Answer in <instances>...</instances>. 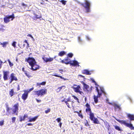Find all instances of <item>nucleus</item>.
<instances>
[{
    "label": "nucleus",
    "mask_w": 134,
    "mask_h": 134,
    "mask_svg": "<svg viewBox=\"0 0 134 134\" xmlns=\"http://www.w3.org/2000/svg\"><path fill=\"white\" fill-rule=\"evenodd\" d=\"M73 54L72 53H69L68 54V57H67L64 60H62V62L68 64H70L71 65L73 66H77L78 67L80 66L79 65V62L76 60H74L73 61L71 60L68 58V57L71 58L73 56Z\"/></svg>",
    "instance_id": "obj_1"
},
{
    "label": "nucleus",
    "mask_w": 134,
    "mask_h": 134,
    "mask_svg": "<svg viewBox=\"0 0 134 134\" xmlns=\"http://www.w3.org/2000/svg\"><path fill=\"white\" fill-rule=\"evenodd\" d=\"M25 61L29 63L31 66L30 69L32 71H34L39 69L40 66L37 65V63L34 58L29 57L26 59Z\"/></svg>",
    "instance_id": "obj_2"
},
{
    "label": "nucleus",
    "mask_w": 134,
    "mask_h": 134,
    "mask_svg": "<svg viewBox=\"0 0 134 134\" xmlns=\"http://www.w3.org/2000/svg\"><path fill=\"white\" fill-rule=\"evenodd\" d=\"M84 3H81V4L85 9V12L88 13L91 12V2L89 0H84Z\"/></svg>",
    "instance_id": "obj_3"
},
{
    "label": "nucleus",
    "mask_w": 134,
    "mask_h": 134,
    "mask_svg": "<svg viewBox=\"0 0 134 134\" xmlns=\"http://www.w3.org/2000/svg\"><path fill=\"white\" fill-rule=\"evenodd\" d=\"M113 117L118 121L121 124H122L127 127H129L131 130H134V127L133 125L131 123H127L125 120H120L116 119V118L113 116Z\"/></svg>",
    "instance_id": "obj_4"
},
{
    "label": "nucleus",
    "mask_w": 134,
    "mask_h": 134,
    "mask_svg": "<svg viewBox=\"0 0 134 134\" xmlns=\"http://www.w3.org/2000/svg\"><path fill=\"white\" fill-rule=\"evenodd\" d=\"M94 83L95 85H96V90L98 93V96L100 97L101 96L102 93H103L105 94V92L104 91V88L99 87V88L100 89V91L98 88V87L99 86L97 84L96 81L95 82H94Z\"/></svg>",
    "instance_id": "obj_5"
},
{
    "label": "nucleus",
    "mask_w": 134,
    "mask_h": 134,
    "mask_svg": "<svg viewBox=\"0 0 134 134\" xmlns=\"http://www.w3.org/2000/svg\"><path fill=\"white\" fill-rule=\"evenodd\" d=\"M15 18L14 15L13 13L11 15H8L5 16L4 18V22L5 23H7L10 20H13Z\"/></svg>",
    "instance_id": "obj_6"
},
{
    "label": "nucleus",
    "mask_w": 134,
    "mask_h": 134,
    "mask_svg": "<svg viewBox=\"0 0 134 134\" xmlns=\"http://www.w3.org/2000/svg\"><path fill=\"white\" fill-rule=\"evenodd\" d=\"M47 90L46 89H41L37 91H35V95H37L38 96L40 95L42 96L45 94L47 92Z\"/></svg>",
    "instance_id": "obj_7"
},
{
    "label": "nucleus",
    "mask_w": 134,
    "mask_h": 134,
    "mask_svg": "<svg viewBox=\"0 0 134 134\" xmlns=\"http://www.w3.org/2000/svg\"><path fill=\"white\" fill-rule=\"evenodd\" d=\"M19 104L18 103L15 104L13 107V108H11V109L13 111L12 114H16V115H18V110H19Z\"/></svg>",
    "instance_id": "obj_8"
},
{
    "label": "nucleus",
    "mask_w": 134,
    "mask_h": 134,
    "mask_svg": "<svg viewBox=\"0 0 134 134\" xmlns=\"http://www.w3.org/2000/svg\"><path fill=\"white\" fill-rule=\"evenodd\" d=\"M72 88L75 92L79 93L82 96L83 95V93L82 91H80L81 88L80 85H78L76 87H73Z\"/></svg>",
    "instance_id": "obj_9"
},
{
    "label": "nucleus",
    "mask_w": 134,
    "mask_h": 134,
    "mask_svg": "<svg viewBox=\"0 0 134 134\" xmlns=\"http://www.w3.org/2000/svg\"><path fill=\"white\" fill-rule=\"evenodd\" d=\"M108 103L109 104L111 105L114 107V110L115 111H116L117 109L118 110H119L121 109V108L120 106L115 103H111L109 102H108Z\"/></svg>",
    "instance_id": "obj_10"
},
{
    "label": "nucleus",
    "mask_w": 134,
    "mask_h": 134,
    "mask_svg": "<svg viewBox=\"0 0 134 134\" xmlns=\"http://www.w3.org/2000/svg\"><path fill=\"white\" fill-rule=\"evenodd\" d=\"M93 71V70H89L88 69H84L82 70V72L83 74L87 75H90L92 74Z\"/></svg>",
    "instance_id": "obj_11"
},
{
    "label": "nucleus",
    "mask_w": 134,
    "mask_h": 134,
    "mask_svg": "<svg viewBox=\"0 0 134 134\" xmlns=\"http://www.w3.org/2000/svg\"><path fill=\"white\" fill-rule=\"evenodd\" d=\"M3 78L4 81L7 80L8 79V76L9 73V72L8 71H3Z\"/></svg>",
    "instance_id": "obj_12"
},
{
    "label": "nucleus",
    "mask_w": 134,
    "mask_h": 134,
    "mask_svg": "<svg viewBox=\"0 0 134 134\" xmlns=\"http://www.w3.org/2000/svg\"><path fill=\"white\" fill-rule=\"evenodd\" d=\"M85 106L86 107V111L88 114V113H90L92 112L90 106V105L87 103L86 104Z\"/></svg>",
    "instance_id": "obj_13"
},
{
    "label": "nucleus",
    "mask_w": 134,
    "mask_h": 134,
    "mask_svg": "<svg viewBox=\"0 0 134 134\" xmlns=\"http://www.w3.org/2000/svg\"><path fill=\"white\" fill-rule=\"evenodd\" d=\"M82 83L83 85L84 90L86 91H87V92H88L89 90H88V89L89 88V86L88 85L85 83L83 81L82 82Z\"/></svg>",
    "instance_id": "obj_14"
},
{
    "label": "nucleus",
    "mask_w": 134,
    "mask_h": 134,
    "mask_svg": "<svg viewBox=\"0 0 134 134\" xmlns=\"http://www.w3.org/2000/svg\"><path fill=\"white\" fill-rule=\"evenodd\" d=\"M24 93L22 94L21 97L24 100H25L28 97V93L26 91V90L24 91Z\"/></svg>",
    "instance_id": "obj_15"
},
{
    "label": "nucleus",
    "mask_w": 134,
    "mask_h": 134,
    "mask_svg": "<svg viewBox=\"0 0 134 134\" xmlns=\"http://www.w3.org/2000/svg\"><path fill=\"white\" fill-rule=\"evenodd\" d=\"M38 116H36L33 118H29L28 121L30 122H34L38 118Z\"/></svg>",
    "instance_id": "obj_16"
},
{
    "label": "nucleus",
    "mask_w": 134,
    "mask_h": 134,
    "mask_svg": "<svg viewBox=\"0 0 134 134\" xmlns=\"http://www.w3.org/2000/svg\"><path fill=\"white\" fill-rule=\"evenodd\" d=\"M10 78L13 81H17L18 80L16 77L15 76V74L13 73H12L11 74Z\"/></svg>",
    "instance_id": "obj_17"
},
{
    "label": "nucleus",
    "mask_w": 134,
    "mask_h": 134,
    "mask_svg": "<svg viewBox=\"0 0 134 134\" xmlns=\"http://www.w3.org/2000/svg\"><path fill=\"white\" fill-rule=\"evenodd\" d=\"M127 116L130 121L134 120V115L128 114Z\"/></svg>",
    "instance_id": "obj_18"
},
{
    "label": "nucleus",
    "mask_w": 134,
    "mask_h": 134,
    "mask_svg": "<svg viewBox=\"0 0 134 134\" xmlns=\"http://www.w3.org/2000/svg\"><path fill=\"white\" fill-rule=\"evenodd\" d=\"M27 117V114H24V116H20V122H22L23 121H24L26 118Z\"/></svg>",
    "instance_id": "obj_19"
},
{
    "label": "nucleus",
    "mask_w": 134,
    "mask_h": 134,
    "mask_svg": "<svg viewBox=\"0 0 134 134\" xmlns=\"http://www.w3.org/2000/svg\"><path fill=\"white\" fill-rule=\"evenodd\" d=\"M52 75L56 77H60L61 79H64V80H66L65 79H64V77H63L61 76H60V75H58L57 73H53V74Z\"/></svg>",
    "instance_id": "obj_20"
},
{
    "label": "nucleus",
    "mask_w": 134,
    "mask_h": 134,
    "mask_svg": "<svg viewBox=\"0 0 134 134\" xmlns=\"http://www.w3.org/2000/svg\"><path fill=\"white\" fill-rule=\"evenodd\" d=\"M8 44V42H4L3 43L0 42V45H2L3 48L6 47L7 45Z\"/></svg>",
    "instance_id": "obj_21"
},
{
    "label": "nucleus",
    "mask_w": 134,
    "mask_h": 134,
    "mask_svg": "<svg viewBox=\"0 0 134 134\" xmlns=\"http://www.w3.org/2000/svg\"><path fill=\"white\" fill-rule=\"evenodd\" d=\"M91 120L93 121L94 124H98L99 123V121L97 118H94Z\"/></svg>",
    "instance_id": "obj_22"
},
{
    "label": "nucleus",
    "mask_w": 134,
    "mask_h": 134,
    "mask_svg": "<svg viewBox=\"0 0 134 134\" xmlns=\"http://www.w3.org/2000/svg\"><path fill=\"white\" fill-rule=\"evenodd\" d=\"M89 115H90V118L91 120L95 118L94 116V114L92 112L89 113Z\"/></svg>",
    "instance_id": "obj_23"
},
{
    "label": "nucleus",
    "mask_w": 134,
    "mask_h": 134,
    "mask_svg": "<svg viewBox=\"0 0 134 134\" xmlns=\"http://www.w3.org/2000/svg\"><path fill=\"white\" fill-rule=\"evenodd\" d=\"M6 108L7 112L6 113V115H8L10 113V112H9V111L10 109L8 105H7L6 106Z\"/></svg>",
    "instance_id": "obj_24"
},
{
    "label": "nucleus",
    "mask_w": 134,
    "mask_h": 134,
    "mask_svg": "<svg viewBox=\"0 0 134 134\" xmlns=\"http://www.w3.org/2000/svg\"><path fill=\"white\" fill-rule=\"evenodd\" d=\"M99 97L98 96H98H96L95 95H94V102L96 103H97L98 102V97Z\"/></svg>",
    "instance_id": "obj_25"
},
{
    "label": "nucleus",
    "mask_w": 134,
    "mask_h": 134,
    "mask_svg": "<svg viewBox=\"0 0 134 134\" xmlns=\"http://www.w3.org/2000/svg\"><path fill=\"white\" fill-rule=\"evenodd\" d=\"M77 40L78 42L80 44H81L83 43V41L80 36L78 37Z\"/></svg>",
    "instance_id": "obj_26"
},
{
    "label": "nucleus",
    "mask_w": 134,
    "mask_h": 134,
    "mask_svg": "<svg viewBox=\"0 0 134 134\" xmlns=\"http://www.w3.org/2000/svg\"><path fill=\"white\" fill-rule=\"evenodd\" d=\"M46 82L43 81L41 82H38L37 83L36 85L37 86H39L40 85H44L46 84Z\"/></svg>",
    "instance_id": "obj_27"
},
{
    "label": "nucleus",
    "mask_w": 134,
    "mask_h": 134,
    "mask_svg": "<svg viewBox=\"0 0 134 134\" xmlns=\"http://www.w3.org/2000/svg\"><path fill=\"white\" fill-rule=\"evenodd\" d=\"M66 53V52L64 51H62L59 52L58 54V55L60 56H62Z\"/></svg>",
    "instance_id": "obj_28"
},
{
    "label": "nucleus",
    "mask_w": 134,
    "mask_h": 134,
    "mask_svg": "<svg viewBox=\"0 0 134 134\" xmlns=\"http://www.w3.org/2000/svg\"><path fill=\"white\" fill-rule=\"evenodd\" d=\"M14 94V92L13 89L11 90L9 92V95H10L11 97L13 96Z\"/></svg>",
    "instance_id": "obj_29"
},
{
    "label": "nucleus",
    "mask_w": 134,
    "mask_h": 134,
    "mask_svg": "<svg viewBox=\"0 0 134 134\" xmlns=\"http://www.w3.org/2000/svg\"><path fill=\"white\" fill-rule=\"evenodd\" d=\"M126 96L127 97V98L129 100L130 102L131 103H132L133 100L128 95L126 94Z\"/></svg>",
    "instance_id": "obj_30"
},
{
    "label": "nucleus",
    "mask_w": 134,
    "mask_h": 134,
    "mask_svg": "<svg viewBox=\"0 0 134 134\" xmlns=\"http://www.w3.org/2000/svg\"><path fill=\"white\" fill-rule=\"evenodd\" d=\"M115 129L119 131H121L122 130L121 128L119 126L117 125L114 126Z\"/></svg>",
    "instance_id": "obj_31"
},
{
    "label": "nucleus",
    "mask_w": 134,
    "mask_h": 134,
    "mask_svg": "<svg viewBox=\"0 0 134 134\" xmlns=\"http://www.w3.org/2000/svg\"><path fill=\"white\" fill-rule=\"evenodd\" d=\"M34 15L35 16V17L36 19H39L41 16V15H38L35 13L34 14Z\"/></svg>",
    "instance_id": "obj_32"
},
{
    "label": "nucleus",
    "mask_w": 134,
    "mask_h": 134,
    "mask_svg": "<svg viewBox=\"0 0 134 134\" xmlns=\"http://www.w3.org/2000/svg\"><path fill=\"white\" fill-rule=\"evenodd\" d=\"M3 27H5L4 26L2 25H0V31L3 32L5 30V29L3 28Z\"/></svg>",
    "instance_id": "obj_33"
},
{
    "label": "nucleus",
    "mask_w": 134,
    "mask_h": 134,
    "mask_svg": "<svg viewBox=\"0 0 134 134\" xmlns=\"http://www.w3.org/2000/svg\"><path fill=\"white\" fill-rule=\"evenodd\" d=\"M53 60V58H51L50 57H49V58H47V63L48 62H50L52 61Z\"/></svg>",
    "instance_id": "obj_34"
},
{
    "label": "nucleus",
    "mask_w": 134,
    "mask_h": 134,
    "mask_svg": "<svg viewBox=\"0 0 134 134\" xmlns=\"http://www.w3.org/2000/svg\"><path fill=\"white\" fill-rule=\"evenodd\" d=\"M7 61L8 62L9 65L10 67H12L13 65V64L11 62L9 59H8Z\"/></svg>",
    "instance_id": "obj_35"
},
{
    "label": "nucleus",
    "mask_w": 134,
    "mask_h": 134,
    "mask_svg": "<svg viewBox=\"0 0 134 134\" xmlns=\"http://www.w3.org/2000/svg\"><path fill=\"white\" fill-rule=\"evenodd\" d=\"M58 0L59 1L62 3L63 4L65 5L66 4V1L64 0H61V1H60L59 0Z\"/></svg>",
    "instance_id": "obj_36"
},
{
    "label": "nucleus",
    "mask_w": 134,
    "mask_h": 134,
    "mask_svg": "<svg viewBox=\"0 0 134 134\" xmlns=\"http://www.w3.org/2000/svg\"><path fill=\"white\" fill-rule=\"evenodd\" d=\"M42 59L45 62L47 63V58L44 56L42 57Z\"/></svg>",
    "instance_id": "obj_37"
},
{
    "label": "nucleus",
    "mask_w": 134,
    "mask_h": 134,
    "mask_svg": "<svg viewBox=\"0 0 134 134\" xmlns=\"http://www.w3.org/2000/svg\"><path fill=\"white\" fill-rule=\"evenodd\" d=\"M17 42L15 41H13L12 44V45L14 48L16 47V44Z\"/></svg>",
    "instance_id": "obj_38"
},
{
    "label": "nucleus",
    "mask_w": 134,
    "mask_h": 134,
    "mask_svg": "<svg viewBox=\"0 0 134 134\" xmlns=\"http://www.w3.org/2000/svg\"><path fill=\"white\" fill-rule=\"evenodd\" d=\"M86 37L88 41H90L91 40V38L88 35H86Z\"/></svg>",
    "instance_id": "obj_39"
},
{
    "label": "nucleus",
    "mask_w": 134,
    "mask_h": 134,
    "mask_svg": "<svg viewBox=\"0 0 134 134\" xmlns=\"http://www.w3.org/2000/svg\"><path fill=\"white\" fill-rule=\"evenodd\" d=\"M34 89V87H32L29 90H26V91L28 93L32 91Z\"/></svg>",
    "instance_id": "obj_40"
},
{
    "label": "nucleus",
    "mask_w": 134,
    "mask_h": 134,
    "mask_svg": "<svg viewBox=\"0 0 134 134\" xmlns=\"http://www.w3.org/2000/svg\"><path fill=\"white\" fill-rule=\"evenodd\" d=\"M85 125L86 126H90V124H89L87 120H86V122H85Z\"/></svg>",
    "instance_id": "obj_41"
},
{
    "label": "nucleus",
    "mask_w": 134,
    "mask_h": 134,
    "mask_svg": "<svg viewBox=\"0 0 134 134\" xmlns=\"http://www.w3.org/2000/svg\"><path fill=\"white\" fill-rule=\"evenodd\" d=\"M16 117H12V122H13V123H14L15 122V121L16 120Z\"/></svg>",
    "instance_id": "obj_42"
},
{
    "label": "nucleus",
    "mask_w": 134,
    "mask_h": 134,
    "mask_svg": "<svg viewBox=\"0 0 134 134\" xmlns=\"http://www.w3.org/2000/svg\"><path fill=\"white\" fill-rule=\"evenodd\" d=\"M51 111V109L50 108H48L47 110H46L45 111L46 114H47L49 112Z\"/></svg>",
    "instance_id": "obj_43"
},
{
    "label": "nucleus",
    "mask_w": 134,
    "mask_h": 134,
    "mask_svg": "<svg viewBox=\"0 0 134 134\" xmlns=\"http://www.w3.org/2000/svg\"><path fill=\"white\" fill-rule=\"evenodd\" d=\"M61 120V119L60 118H58L56 119V120L58 122H60Z\"/></svg>",
    "instance_id": "obj_44"
},
{
    "label": "nucleus",
    "mask_w": 134,
    "mask_h": 134,
    "mask_svg": "<svg viewBox=\"0 0 134 134\" xmlns=\"http://www.w3.org/2000/svg\"><path fill=\"white\" fill-rule=\"evenodd\" d=\"M78 115L79 117H80L81 118H83V116L82 113H79L78 114Z\"/></svg>",
    "instance_id": "obj_45"
},
{
    "label": "nucleus",
    "mask_w": 134,
    "mask_h": 134,
    "mask_svg": "<svg viewBox=\"0 0 134 134\" xmlns=\"http://www.w3.org/2000/svg\"><path fill=\"white\" fill-rule=\"evenodd\" d=\"M26 76L28 78H29L30 77H31V75H30L29 73H27L26 74H25Z\"/></svg>",
    "instance_id": "obj_46"
},
{
    "label": "nucleus",
    "mask_w": 134,
    "mask_h": 134,
    "mask_svg": "<svg viewBox=\"0 0 134 134\" xmlns=\"http://www.w3.org/2000/svg\"><path fill=\"white\" fill-rule=\"evenodd\" d=\"M65 88V86H61L59 88V89L60 90L61 89H62V88H63L64 89Z\"/></svg>",
    "instance_id": "obj_47"
},
{
    "label": "nucleus",
    "mask_w": 134,
    "mask_h": 134,
    "mask_svg": "<svg viewBox=\"0 0 134 134\" xmlns=\"http://www.w3.org/2000/svg\"><path fill=\"white\" fill-rule=\"evenodd\" d=\"M4 124V121H0V126H2Z\"/></svg>",
    "instance_id": "obj_48"
},
{
    "label": "nucleus",
    "mask_w": 134,
    "mask_h": 134,
    "mask_svg": "<svg viewBox=\"0 0 134 134\" xmlns=\"http://www.w3.org/2000/svg\"><path fill=\"white\" fill-rule=\"evenodd\" d=\"M28 36L32 38V39H34V38L30 34H28V35H27Z\"/></svg>",
    "instance_id": "obj_49"
},
{
    "label": "nucleus",
    "mask_w": 134,
    "mask_h": 134,
    "mask_svg": "<svg viewBox=\"0 0 134 134\" xmlns=\"http://www.w3.org/2000/svg\"><path fill=\"white\" fill-rule=\"evenodd\" d=\"M36 100L38 103H40L41 102V100L38 99L37 98L36 99Z\"/></svg>",
    "instance_id": "obj_50"
},
{
    "label": "nucleus",
    "mask_w": 134,
    "mask_h": 134,
    "mask_svg": "<svg viewBox=\"0 0 134 134\" xmlns=\"http://www.w3.org/2000/svg\"><path fill=\"white\" fill-rule=\"evenodd\" d=\"M90 79L93 83H94V82H95V81L93 79L91 78H90Z\"/></svg>",
    "instance_id": "obj_51"
},
{
    "label": "nucleus",
    "mask_w": 134,
    "mask_h": 134,
    "mask_svg": "<svg viewBox=\"0 0 134 134\" xmlns=\"http://www.w3.org/2000/svg\"><path fill=\"white\" fill-rule=\"evenodd\" d=\"M72 96L76 100V99H78V98L74 95H72Z\"/></svg>",
    "instance_id": "obj_52"
},
{
    "label": "nucleus",
    "mask_w": 134,
    "mask_h": 134,
    "mask_svg": "<svg viewBox=\"0 0 134 134\" xmlns=\"http://www.w3.org/2000/svg\"><path fill=\"white\" fill-rule=\"evenodd\" d=\"M27 125L28 126H32V124L31 123H29L27 124Z\"/></svg>",
    "instance_id": "obj_53"
},
{
    "label": "nucleus",
    "mask_w": 134,
    "mask_h": 134,
    "mask_svg": "<svg viewBox=\"0 0 134 134\" xmlns=\"http://www.w3.org/2000/svg\"><path fill=\"white\" fill-rule=\"evenodd\" d=\"M65 100H66L67 102H70V99L69 98H68L66 99H65Z\"/></svg>",
    "instance_id": "obj_54"
},
{
    "label": "nucleus",
    "mask_w": 134,
    "mask_h": 134,
    "mask_svg": "<svg viewBox=\"0 0 134 134\" xmlns=\"http://www.w3.org/2000/svg\"><path fill=\"white\" fill-rule=\"evenodd\" d=\"M62 123L61 122H60L59 123V126L61 128V126H62Z\"/></svg>",
    "instance_id": "obj_55"
},
{
    "label": "nucleus",
    "mask_w": 134,
    "mask_h": 134,
    "mask_svg": "<svg viewBox=\"0 0 134 134\" xmlns=\"http://www.w3.org/2000/svg\"><path fill=\"white\" fill-rule=\"evenodd\" d=\"M22 5L23 6L25 7H27V5L25 4L24 3L22 4Z\"/></svg>",
    "instance_id": "obj_56"
},
{
    "label": "nucleus",
    "mask_w": 134,
    "mask_h": 134,
    "mask_svg": "<svg viewBox=\"0 0 134 134\" xmlns=\"http://www.w3.org/2000/svg\"><path fill=\"white\" fill-rule=\"evenodd\" d=\"M17 91L19 90H20V87L19 85H18V87H17Z\"/></svg>",
    "instance_id": "obj_57"
},
{
    "label": "nucleus",
    "mask_w": 134,
    "mask_h": 134,
    "mask_svg": "<svg viewBox=\"0 0 134 134\" xmlns=\"http://www.w3.org/2000/svg\"><path fill=\"white\" fill-rule=\"evenodd\" d=\"M66 105H67V106L69 108H70V107L69 106V104L68 103H66Z\"/></svg>",
    "instance_id": "obj_58"
},
{
    "label": "nucleus",
    "mask_w": 134,
    "mask_h": 134,
    "mask_svg": "<svg viewBox=\"0 0 134 134\" xmlns=\"http://www.w3.org/2000/svg\"><path fill=\"white\" fill-rule=\"evenodd\" d=\"M13 81V80L10 79V83H11Z\"/></svg>",
    "instance_id": "obj_59"
},
{
    "label": "nucleus",
    "mask_w": 134,
    "mask_h": 134,
    "mask_svg": "<svg viewBox=\"0 0 134 134\" xmlns=\"http://www.w3.org/2000/svg\"><path fill=\"white\" fill-rule=\"evenodd\" d=\"M25 69V68L24 67H23L22 68V71L24 72V71H25V70H24Z\"/></svg>",
    "instance_id": "obj_60"
},
{
    "label": "nucleus",
    "mask_w": 134,
    "mask_h": 134,
    "mask_svg": "<svg viewBox=\"0 0 134 134\" xmlns=\"http://www.w3.org/2000/svg\"><path fill=\"white\" fill-rule=\"evenodd\" d=\"M27 49L28 48V47H29V44L27 43Z\"/></svg>",
    "instance_id": "obj_61"
},
{
    "label": "nucleus",
    "mask_w": 134,
    "mask_h": 134,
    "mask_svg": "<svg viewBox=\"0 0 134 134\" xmlns=\"http://www.w3.org/2000/svg\"><path fill=\"white\" fill-rule=\"evenodd\" d=\"M63 101H64L65 102V103H66H66H68L67 101H66L65 99L64 100H63Z\"/></svg>",
    "instance_id": "obj_62"
},
{
    "label": "nucleus",
    "mask_w": 134,
    "mask_h": 134,
    "mask_svg": "<svg viewBox=\"0 0 134 134\" xmlns=\"http://www.w3.org/2000/svg\"><path fill=\"white\" fill-rule=\"evenodd\" d=\"M24 73L25 74H26L27 73V71L26 70H25V71H24Z\"/></svg>",
    "instance_id": "obj_63"
},
{
    "label": "nucleus",
    "mask_w": 134,
    "mask_h": 134,
    "mask_svg": "<svg viewBox=\"0 0 134 134\" xmlns=\"http://www.w3.org/2000/svg\"><path fill=\"white\" fill-rule=\"evenodd\" d=\"M24 42L26 43H28V42H27V41L26 40H25V41H24Z\"/></svg>",
    "instance_id": "obj_64"
}]
</instances>
